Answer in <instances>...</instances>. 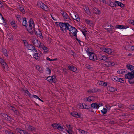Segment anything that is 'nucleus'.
Here are the masks:
<instances>
[{
  "label": "nucleus",
  "mask_w": 134,
  "mask_h": 134,
  "mask_svg": "<svg viewBox=\"0 0 134 134\" xmlns=\"http://www.w3.org/2000/svg\"><path fill=\"white\" fill-rule=\"evenodd\" d=\"M2 52L4 54L5 56L7 57L8 55V54L7 53V50L4 48L2 49Z\"/></svg>",
  "instance_id": "obj_36"
},
{
  "label": "nucleus",
  "mask_w": 134,
  "mask_h": 134,
  "mask_svg": "<svg viewBox=\"0 0 134 134\" xmlns=\"http://www.w3.org/2000/svg\"><path fill=\"white\" fill-rule=\"evenodd\" d=\"M107 110V109L105 108H103V110H101V111L102 113L104 115L106 113Z\"/></svg>",
  "instance_id": "obj_33"
},
{
  "label": "nucleus",
  "mask_w": 134,
  "mask_h": 134,
  "mask_svg": "<svg viewBox=\"0 0 134 134\" xmlns=\"http://www.w3.org/2000/svg\"><path fill=\"white\" fill-rule=\"evenodd\" d=\"M93 9V12L94 13L97 14H98L100 13V11L97 8L94 7Z\"/></svg>",
  "instance_id": "obj_23"
},
{
  "label": "nucleus",
  "mask_w": 134,
  "mask_h": 134,
  "mask_svg": "<svg viewBox=\"0 0 134 134\" xmlns=\"http://www.w3.org/2000/svg\"><path fill=\"white\" fill-rule=\"evenodd\" d=\"M26 46L29 50H31L34 52L35 51V52H37V51L35 49V47L32 44H28Z\"/></svg>",
  "instance_id": "obj_8"
},
{
  "label": "nucleus",
  "mask_w": 134,
  "mask_h": 134,
  "mask_svg": "<svg viewBox=\"0 0 134 134\" xmlns=\"http://www.w3.org/2000/svg\"><path fill=\"white\" fill-rule=\"evenodd\" d=\"M39 4V6L44 10L47 11L48 9V8L45 4L42 3H40Z\"/></svg>",
  "instance_id": "obj_9"
},
{
  "label": "nucleus",
  "mask_w": 134,
  "mask_h": 134,
  "mask_svg": "<svg viewBox=\"0 0 134 134\" xmlns=\"http://www.w3.org/2000/svg\"><path fill=\"white\" fill-rule=\"evenodd\" d=\"M23 26H25V27H27V22L26 20V18H23Z\"/></svg>",
  "instance_id": "obj_24"
},
{
  "label": "nucleus",
  "mask_w": 134,
  "mask_h": 134,
  "mask_svg": "<svg viewBox=\"0 0 134 134\" xmlns=\"http://www.w3.org/2000/svg\"><path fill=\"white\" fill-rule=\"evenodd\" d=\"M28 129L29 130L32 131H34L36 130V128L31 126H28Z\"/></svg>",
  "instance_id": "obj_27"
},
{
  "label": "nucleus",
  "mask_w": 134,
  "mask_h": 134,
  "mask_svg": "<svg viewBox=\"0 0 134 134\" xmlns=\"http://www.w3.org/2000/svg\"><path fill=\"white\" fill-rule=\"evenodd\" d=\"M126 67L129 70H130L131 71L128 73H129L130 74H134V66L128 64L126 65Z\"/></svg>",
  "instance_id": "obj_6"
},
{
  "label": "nucleus",
  "mask_w": 134,
  "mask_h": 134,
  "mask_svg": "<svg viewBox=\"0 0 134 134\" xmlns=\"http://www.w3.org/2000/svg\"><path fill=\"white\" fill-rule=\"evenodd\" d=\"M70 28H69V34L70 36L71 37L72 36L71 35V34L72 33H73L74 34L73 36H75L76 34H77V30L75 28V27H73L71 26Z\"/></svg>",
  "instance_id": "obj_3"
},
{
  "label": "nucleus",
  "mask_w": 134,
  "mask_h": 134,
  "mask_svg": "<svg viewBox=\"0 0 134 134\" xmlns=\"http://www.w3.org/2000/svg\"><path fill=\"white\" fill-rule=\"evenodd\" d=\"M87 53L89 56V58L90 60L95 61L98 59L96 55L94 53L92 52H88L87 51Z\"/></svg>",
  "instance_id": "obj_2"
},
{
  "label": "nucleus",
  "mask_w": 134,
  "mask_h": 134,
  "mask_svg": "<svg viewBox=\"0 0 134 134\" xmlns=\"http://www.w3.org/2000/svg\"><path fill=\"white\" fill-rule=\"evenodd\" d=\"M115 64L114 62H111L107 61L106 63V65L108 66H113Z\"/></svg>",
  "instance_id": "obj_25"
},
{
  "label": "nucleus",
  "mask_w": 134,
  "mask_h": 134,
  "mask_svg": "<svg viewBox=\"0 0 134 134\" xmlns=\"http://www.w3.org/2000/svg\"><path fill=\"white\" fill-rule=\"evenodd\" d=\"M38 53H35L34 55H34V57L36 59H37V55H38Z\"/></svg>",
  "instance_id": "obj_57"
},
{
  "label": "nucleus",
  "mask_w": 134,
  "mask_h": 134,
  "mask_svg": "<svg viewBox=\"0 0 134 134\" xmlns=\"http://www.w3.org/2000/svg\"><path fill=\"white\" fill-rule=\"evenodd\" d=\"M109 3L108 2L107 3V4L108 5H110L111 7H114V6L115 7L117 5L116 3H115V2L114 3L113 2H112L111 1V0H109Z\"/></svg>",
  "instance_id": "obj_19"
},
{
  "label": "nucleus",
  "mask_w": 134,
  "mask_h": 134,
  "mask_svg": "<svg viewBox=\"0 0 134 134\" xmlns=\"http://www.w3.org/2000/svg\"><path fill=\"white\" fill-rule=\"evenodd\" d=\"M42 48L44 50V53L46 54L47 53L48 51V49L45 46H43L42 47Z\"/></svg>",
  "instance_id": "obj_35"
},
{
  "label": "nucleus",
  "mask_w": 134,
  "mask_h": 134,
  "mask_svg": "<svg viewBox=\"0 0 134 134\" xmlns=\"http://www.w3.org/2000/svg\"><path fill=\"white\" fill-rule=\"evenodd\" d=\"M63 18L65 19H68V21L69 23H70L71 20L70 18L68 15L67 14V13L65 12L64 14H63Z\"/></svg>",
  "instance_id": "obj_14"
},
{
  "label": "nucleus",
  "mask_w": 134,
  "mask_h": 134,
  "mask_svg": "<svg viewBox=\"0 0 134 134\" xmlns=\"http://www.w3.org/2000/svg\"><path fill=\"white\" fill-rule=\"evenodd\" d=\"M124 80L123 79L121 78H118V82H119L120 83H122L124 82Z\"/></svg>",
  "instance_id": "obj_44"
},
{
  "label": "nucleus",
  "mask_w": 134,
  "mask_h": 134,
  "mask_svg": "<svg viewBox=\"0 0 134 134\" xmlns=\"http://www.w3.org/2000/svg\"><path fill=\"white\" fill-rule=\"evenodd\" d=\"M118 77L116 76H113L111 77L112 80L114 81H116L118 82Z\"/></svg>",
  "instance_id": "obj_34"
},
{
  "label": "nucleus",
  "mask_w": 134,
  "mask_h": 134,
  "mask_svg": "<svg viewBox=\"0 0 134 134\" xmlns=\"http://www.w3.org/2000/svg\"><path fill=\"white\" fill-rule=\"evenodd\" d=\"M52 82L55 83L57 81V79L56 78V77L55 76H52Z\"/></svg>",
  "instance_id": "obj_42"
},
{
  "label": "nucleus",
  "mask_w": 134,
  "mask_h": 134,
  "mask_svg": "<svg viewBox=\"0 0 134 134\" xmlns=\"http://www.w3.org/2000/svg\"><path fill=\"white\" fill-rule=\"evenodd\" d=\"M57 129L60 131H63L64 128L63 126H61L60 125H58Z\"/></svg>",
  "instance_id": "obj_39"
},
{
  "label": "nucleus",
  "mask_w": 134,
  "mask_h": 134,
  "mask_svg": "<svg viewBox=\"0 0 134 134\" xmlns=\"http://www.w3.org/2000/svg\"><path fill=\"white\" fill-rule=\"evenodd\" d=\"M12 26L14 28L16 29V25L14 21H13L11 23Z\"/></svg>",
  "instance_id": "obj_31"
},
{
  "label": "nucleus",
  "mask_w": 134,
  "mask_h": 134,
  "mask_svg": "<svg viewBox=\"0 0 134 134\" xmlns=\"http://www.w3.org/2000/svg\"><path fill=\"white\" fill-rule=\"evenodd\" d=\"M111 33H113L115 31H114L115 28L114 27L111 25Z\"/></svg>",
  "instance_id": "obj_47"
},
{
  "label": "nucleus",
  "mask_w": 134,
  "mask_h": 134,
  "mask_svg": "<svg viewBox=\"0 0 134 134\" xmlns=\"http://www.w3.org/2000/svg\"><path fill=\"white\" fill-rule=\"evenodd\" d=\"M65 22H59L58 25L60 27V30L62 31H65Z\"/></svg>",
  "instance_id": "obj_7"
},
{
  "label": "nucleus",
  "mask_w": 134,
  "mask_h": 134,
  "mask_svg": "<svg viewBox=\"0 0 134 134\" xmlns=\"http://www.w3.org/2000/svg\"><path fill=\"white\" fill-rule=\"evenodd\" d=\"M109 90L110 92H114L116 91L117 89L112 87H110L109 88Z\"/></svg>",
  "instance_id": "obj_32"
},
{
  "label": "nucleus",
  "mask_w": 134,
  "mask_h": 134,
  "mask_svg": "<svg viewBox=\"0 0 134 134\" xmlns=\"http://www.w3.org/2000/svg\"><path fill=\"white\" fill-rule=\"evenodd\" d=\"M1 115L3 117L6 118L8 115L7 114H5L4 113H2L1 114Z\"/></svg>",
  "instance_id": "obj_50"
},
{
  "label": "nucleus",
  "mask_w": 134,
  "mask_h": 134,
  "mask_svg": "<svg viewBox=\"0 0 134 134\" xmlns=\"http://www.w3.org/2000/svg\"><path fill=\"white\" fill-rule=\"evenodd\" d=\"M72 70L71 71L74 72H75L77 70V68L75 67L74 66H73V67H72Z\"/></svg>",
  "instance_id": "obj_56"
},
{
  "label": "nucleus",
  "mask_w": 134,
  "mask_h": 134,
  "mask_svg": "<svg viewBox=\"0 0 134 134\" xmlns=\"http://www.w3.org/2000/svg\"><path fill=\"white\" fill-rule=\"evenodd\" d=\"M101 58H99V60H102L105 61L107 59V57L105 55H101Z\"/></svg>",
  "instance_id": "obj_30"
},
{
  "label": "nucleus",
  "mask_w": 134,
  "mask_h": 134,
  "mask_svg": "<svg viewBox=\"0 0 134 134\" xmlns=\"http://www.w3.org/2000/svg\"><path fill=\"white\" fill-rule=\"evenodd\" d=\"M17 18L19 21H20L22 20V19L20 15H18Z\"/></svg>",
  "instance_id": "obj_59"
},
{
  "label": "nucleus",
  "mask_w": 134,
  "mask_h": 134,
  "mask_svg": "<svg viewBox=\"0 0 134 134\" xmlns=\"http://www.w3.org/2000/svg\"><path fill=\"white\" fill-rule=\"evenodd\" d=\"M33 97L35 98L38 99L39 98L38 96H37L36 95H32Z\"/></svg>",
  "instance_id": "obj_64"
},
{
  "label": "nucleus",
  "mask_w": 134,
  "mask_h": 134,
  "mask_svg": "<svg viewBox=\"0 0 134 134\" xmlns=\"http://www.w3.org/2000/svg\"><path fill=\"white\" fill-rule=\"evenodd\" d=\"M36 67L38 71H40V66L38 65H37L36 66Z\"/></svg>",
  "instance_id": "obj_60"
},
{
  "label": "nucleus",
  "mask_w": 134,
  "mask_h": 134,
  "mask_svg": "<svg viewBox=\"0 0 134 134\" xmlns=\"http://www.w3.org/2000/svg\"><path fill=\"white\" fill-rule=\"evenodd\" d=\"M73 66L69 65L68 66V68L71 71L72 70V67H73Z\"/></svg>",
  "instance_id": "obj_63"
},
{
  "label": "nucleus",
  "mask_w": 134,
  "mask_h": 134,
  "mask_svg": "<svg viewBox=\"0 0 134 134\" xmlns=\"http://www.w3.org/2000/svg\"><path fill=\"white\" fill-rule=\"evenodd\" d=\"M81 104H79L77 105V108L79 109H82V106H81Z\"/></svg>",
  "instance_id": "obj_53"
},
{
  "label": "nucleus",
  "mask_w": 134,
  "mask_h": 134,
  "mask_svg": "<svg viewBox=\"0 0 134 134\" xmlns=\"http://www.w3.org/2000/svg\"><path fill=\"white\" fill-rule=\"evenodd\" d=\"M111 25H108L107 26L106 25H105V28L104 29L107 30V31L108 32L111 33Z\"/></svg>",
  "instance_id": "obj_21"
},
{
  "label": "nucleus",
  "mask_w": 134,
  "mask_h": 134,
  "mask_svg": "<svg viewBox=\"0 0 134 134\" xmlns=\"http://www.w3.org/2000/svg\"><path fill=\"white\" fill-rule=\"evenodd\" d=\"M92 97V96L89 97L87 98V101L89 102H91L92 101L91 98Z\"/></svg>",
  "instance_id": "obj_55"
},
{
  "label": "nucleus",
  "mask_w": 134,
  "mask_h": 134,
  "mask_svg": "<svg viewBox=\"0 0 134 134\" xmlns=\"http://www.w3.org/2000/svg\"><path fill=\"white\" fill-rule=\"evenodd\" d=\"M100 49L102 51L105 52L108 54H111L112 53V51L109 48L102 47L100 48Z\"/></svg>",
  "instance_id": "obj_5"
},
{
  "label": "nucleus",
  "mask_w": 134,
  "mask_h": 134,
  "mask_svg": "<svg viewBox=\"0 0 134 134\" xmlns=\"http://www.w3.org/2000/svg\"><path fill=\"white\" fill-rule=\"evenodd\" d=\"M12 110L14 111V112L16 114H17V110L15 109V108L14 107H12Z\"/></svg>",
  "instance_id": "obj_49"
},
{
  "label": "nucleus",
  "mask_w": 134,
  "mask_h": 134,
  "mask_svg": "<svg viewBox=\"0 0 134 134\" xmlns=\"http://www.w3.org/2000/svg\"><path fill=\"white\" fill-rule=\"evenodd\" d=\"M129 26H124L122 25H116L115 27V29H126L127 28H129Z\"/></svg>",
  "instance_id": "obj_10"
},
{
  "label": "nucleus",
  "mask_w": 134,
  "mask_h": 134,
  "mask_svg": "<svg viewBox=\"0 0 134 134\" xmlns=\"http://www.w3.org/2000/svg\"><path fill=\"white\" fill-rule=\"evenodd\" d=\"M128 23L132 24V23L133 22H134V21L132 20H129L128 21Z\"/></svg>",
  "instance_id": "obj_62"
},
{
  "label": "nucleus",
  "mask_w": 134,
  "mask_h": 134,
  "mask_svg": "<svg viewBox=\"0 0 134 134\" xmlns=\"http://www.w3.org/2000/svg\"><path fill=\"white\" fill-rule=\"evenodd\" d=\"M85 22L88 24H90V25H91V24H92V23H91L90 22L91 21L89 20L88 19H85Z\"/></svg>",
  "instance_id": "obj_46"
},
{
  "label": "nucleus",
  "mask_w": 134,
  "mask_h": 134,
  "mask_svg": "<svg viewBox=\"0 0 134 134\" xmlns=\"http://www.w3.org/2000/svg\"><path fill=\"white\" fill-rule=\"evenodd\" d=\"M58 125L56 123H54L52 124V126L55 129H57Z\"/></svg>",
  "instance_id": "obj_41"
},
{
  "label": "nucleus",
  "mask_w": 134,
  "mask_h": 134,
  "mask_svg": "<svg viewBox=\"0 0 134 134\" xmlns=\"http://www.w3.org/2000/svg\"><path fill=\"white\" fill-rule=\"evenodd\" d=\"M71 114L73 116L76 118H80L81 117L80 115L78 113L75 111L72 112Z\"/></svg>",
  "instance_id": "obj_15"
},
{
  "label": "nucleus",
  "mask_w": 134,
  "mask_h": 134,
  "mask_svg": "<svg viewBox=\"0 0 134 134\" xmlns=\"http://www.w3.org/2000/svg\"><path fill=\"white\" fill-rule=\"evenodd\" d=\"M72 18L76 20L77 22H79L80 21V17L78 15H75L74 18Z\"/></svg>",
  "instance_id": "obj_29"
},
{
  "label": "nucleus",
  "mask_w": 134,
  "mask_h": 134,
  "mask_svg": "<svg viewBox=\"0 0 134 134\" xmlns=\"http://www.w3.org/2000/svg\"><path fill=\"white\" fill-rule=\"evenodd\" d=\"M0 62L4 68L6 67L7 64L6 62L2 58H0Z\"/></svg>",
  "instance_id": "obj_16"
},
{
  "label": "nucleus",
  "mask_w": 134,
  "mask_h": 134,
  "mask_svg": "<svg viewBox=\"0 0 134 134\" xmlns=\"http://www.w3.org/2000/svg\"><path fill=\"white\" fill-rule=\"evenodd\" d=\"M5 132L7 134H15L11 131H6Z\"/></svg>",
  "instance_id": "obj_52"
},
{
  "label": "nucleus",
  "mask_w": 134,
  "mask_h": 134,
  "mask_svg": "<svg viewBox=\"0 0 134 134\" xmlns=\"http://www.w3.org/2000/svg\"><path fill=\"white\" fill-rule=\"evenodd\" d=\"M116 106H117V108H122V105L121 104H119V103H118L116 104Z\"/></svg>",
  "instance_id": "obj_48"
},
{
  "label": "nucleus",
  "mask_w": 134,
  "mask_h": 134,
  "mask_svg": "<svg viewBox=\"0 0 134 134\" xmlns=\"http://www.w3.org/2000/svg\"><path fill=\"white\" fill-rule=\"evenodd\" d=\"M46 79L49 82H52V76H49Z\"/></svg>",
  "instance_id": "obj_38"
},
{
  "label": "nucleus",
  "mask_w": 134,
  "mask_h": 134,
  "mask_svg": "<svg viewBox=\"0 0 134 134\" xmlns=\"http://www.w3.org/2000/svg\"><path fill=\"white\" fill-rule=\"evenodd\" d=\"M33 27V26L29 24L28 27L27 28V30L29 32L30 34L32 35L33 34V31L32 29Z\"/></svg>",
  "instance_id": "obj_13"
},
{
  "label": "nucleus",
  "mask_w": 134,
  "mask_h": 134,
  "mask_svg": "<svg viewBox=\"0 0 134 134\" xmlns=\"http://www.w3.org/2000/svg\"><path fill=\"white\" fill-rule=\"evenodd\" d=\"M17 131L21 134H25V132H26L25 131L22 130L20 128H17L16 129Z\"/></svg>",
  "instance_id": "obj_26"
},
{
  "label": "nucleus",
  "mask_w": 134,
  "mask_h": 134,
  "mask_svg": "<svg viewBox=\"0 0 134 134\" xmlns=\"http://www.w3.org/2000/svg\"><path fill=\"white\" fill-rule=\"evenodd\" d=\"M92 108L94 109H98L100 107V105L96 103H93L91 104Z\"/></svg>",
  "instance_id": "obj_17"
},
{
  "label": "nucleus",
  "mask_w": 134,
  "mask_h": 134,
  "mask_svg": "<svg viewBox=\"0 0 134 134\" xmlns=\"http://www.w3.org/2000/svg\"><path fill=\"white\" fill-rule=\"evenodd\" d=\"M66 127L68 129V130H69V129L70 130L72 129V128L71 127L70 125H66Z\"/></svg>",
  "instance_id": "obj_61"
},
{
  "label": "nucleus",
  "mask_w": 134,
  "mask_h": 134,
  "mask_svg": "<svg viewBox=\"0 0 134 134\" xmlns=\"http://www.w3.org/2000/svg\"><path fill=\"white\" fill-rule=\"evenodd\" d=\"M69 22L68 21L67 22H65V31L66 32V30H67L69 31V28H70L71 26L70 25L69 23Z\"/></svg>",
  "instance_id": "obj_18"
},
{
  "label": "nucleus",
  "mask_w": 134,
  "mask_h": 134,
  "mask_svg": "<svg viewBox=\"0 0 134 134\" xmlns=\"http://www.w3.org/2000/svg\"><path fill=\"white\" fill-rule=\"evenodd\" d=\"M125 77L126 79H128V82L130 84H133L134 83V74L128 73Z\"/></svg>",
  "instance_id": "obj_1"
},
{
  "label": "nucleus",
  "mask_w": 134,
  "mask_h": 134,
  "mask_svg": "<svg viewBox=\"0 0 134 134\" xmlns=\"http://www.w3.org/2000/svg\"><path fill=\"white\" fill-rule=\"evenodd\" d=\"M33 29L36 35L39 37L42 36V33L39 29H38L35 30V28H34Z\"/></svg>",
  "instance_id": "obj_11"
},
{
  "label": "nucleus",
  "mask_w": 134,
  "mask_h": 134,
  "mask_svg": "<svg viewBox=\"0 0 134 134\" xmlns=\"http://www.w3.org/2000/svg\"><path fill=\"white\" fill-rule=\"evenodd\" d=\"M83 9L86 13L89 15H91V13L90 12L89 8L88 6L85 5L83 7Z\"/></svg>",
  "instance_id": "obj_12"
},
{
  "label": "nucleus",
  "mask_w": 134,
  "mask_h": 134,
  "mask_svg": "<svg viewBox=\"0 0 134 134\" xmlns=\"http://www.w3.org/2000/svg\"><path fill=\"white\" fill-rule=\"evenodd\" d=\"M29 24H33V28H35V24L34 23V22L33 20L31 18L30 19L29 23Z\"/></svg>",
  "instance_id": "obj_40"
},
{
  "label": "nucleus",
  "mask_w": 134,
  "mask_h": 134,
  "mask_svg": "<svg viewBox=\"0 0 134 134\" xmlns=\"http://www.w3.org/2000/svg\"><path fill=\"white\" fill-rule=\"evenodd\" d=\"M82 105L83 107L82 109L84 108L87 109H90V107H89L85 103H82Z\"/></svg>",
  "instance_id": "obj_28"
},
{
  "label": "nucleus",
  "mask_w": 134,
  "mask_h": 134,
  "mask_svg": "<svg viewBox=\"0 0 134 134\" xmlns=\"http://www.w3.org/2000/svg\"><path fill=\"white\" fill-rule=\"evenodd\" d=\"M66 131L69 134H72L71 129L68 130H67Z\"/></svg>",
  "instance_id": "obj_54"
},
{
  "label": "nucleus",
  "mask_w": 134,
  "mask_h": 134,
  "mask_svg": "<svg viewBox=\"0 0 134 134\" xmlns=\"http://www.w3.org/2000/svg\"><path fill=\"white\" fill-rule=\"evenodd\" d=\"M79 134H88L87 131L81 129H77Z\"/></svg>",
  "instance_id": "obj_20"
},
{
  "label": "nucleus",
  "mask_w": 134,
  "mask_h": 134,
  "mask_svg": "<svg viewBox=\"0 0 134 134\" xmlns=\"http://www.w3.org/2000/svg\"><path fill=\"white\" fill-rule=\"evenodd\" d=\"M32 43L35 46L40 48H42V45H41L40 42L37 40L34 39L32 41Z\"/></svg>",
  "instance_id": "obj_4"
},
{
  "label": "nucleus",
  "mask_w": 134,
  "mask_h": 134,
  "mask_svg": "<svg viewBox=\"0 0 134 134\" xmlns=\"http://www.w3.org/2000/svg\"><path fill=\"white\" fill-rule=\"evenodd\" d=\"M99 85L104 86H107V83L103 81H101L99 83Z\"/></svg>",
  "instance_id": "obj_37"
},
{
  "label": "nucleus",
  "mask_w": 134,
  "mask_h": 134,
  "mask_svg": "<svg viewBox=\"0 0 134 134\" xmlns=\"http://www.w3.org/2000/svg\"><path fill=\"white\" fill-rule=\"evenodd\" d=\"M23 41L24 42L25 46H27V45H28V44H29L28 43L27 41L26 40H24Z\"/></svg>",
  "instance_id": "obj_58"
},
{
  "label": "nucleus",
  "mask_w": 134,
  "mask_h": 134,
  "mask_svg": "<svg viewBox=\"0 0 134 134\" xmlns=\"http://www.w3.org/2000/svg\"><path fill=\"white\" fill-rule=\"evenodd\" d=\"M5 119L9 121H12V119H13L11 118L10 117V116L8 115H7L6 117L5 118Z\"/></svg>",
  "instance_id": "obj_43"
},
{
  "label": "nucleus",
  "mask_w": 134,
  "mask_h": 134,
  "mask_svg": "<svg viewBox=\"0 0 134 134\" xmlns=\"http://www.w3.org/2000/svg\"><path fill=\"white\" fill-rule=\"evenodd\" d=\"M20 10L24 14H25V11L24 10V9L23 7H20Z\"/></svg>",
  "instance_id": "obj_45"
},
{
  "label": "nucleus",
  "mask_w": 134,
  "mask_h": 134,
  "mask_svg": "<svg viewBox=\"0 0 134 134\" xmlns=\"http://www.w3.org/2000/svg\"><path fill=\"white\" fill-rule=\"evenodd\" d=\"M115 3H116V4H117L118 5L120 6L122 8H123L124 7V4L119 1H115Z\"/></svg>",
  "instance_id": "obj_22"
},
{
  "label": "nucleus",
  "mask_w": 134,
  "mask_h": 134,
  "mask_svg": "<svg viewBox=\"0 0 134 134\" xmlns=\"http://www.w3.org/2000/svg\"><path fill=\"white\" fill-rule=\"evenodd\" d=\"M78 42L80 46H82L84 45L83 42L81 41L80 40H79V41Z\"/></svg>",
  "instance_id": "obj_51"
}]
</instances>
